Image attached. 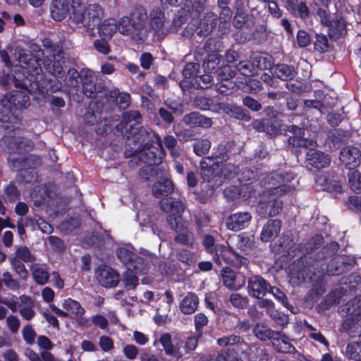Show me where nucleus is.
<instances>
[{
	"instance_id": "nucleus-51",
	"label": "nucleus",
	"mask_w": 361,
	"mask_h": 361,
	"mask_svg": "<svg viewBox=\"0 0 361 361\" xmlns=\"http://www.w3.org/2000/svg\"><path fill=\"white\" fill-rule=\"evenodd\" d=\"M99 345L102 350L109 352L114 348L113 340L107 336H102L99 340Z\"/></svg>"
},
{
	"instance_id": "nucleus-25",
	"label": "nucleus",
	"mask_w": 361,
	"mask_h": 361,
	"mask_svg": "<svg viewBox=\"0 0 361 361\" xmlns=\"http://www.w3.org/2000/svg\"><path fill=\"white\" fill-rule=\"evenodd\" d=\"M6 97L10 99V103L17 112L20 108H25L29 104V96L24 92L16 91L8 94Z\"/></svg>"
},
{
	"instance_id": "nucleus-53",
	"label": "nucleus",
	"mask_w": 361,
	"mask_h": 361,
	"mask_svg": "<svg viewBox=\"0 0 361 361\" xmlns=\"http://www.w3.org/2000/svg\"><path fill=\"white\" fill-rule=\"evenodd\" d=\"M129 273H127L124 278V282L127 287L130 288H135L138 283V279L135 275L136 274L133 271H128Z\"/></svg>"
},
{
	"instance_id": "nucleus-4",
	"label": "nucleus",
	"mask_w": 361,
	"mask_h": 361,
	"mask_svg": "<svg viewBox=\"0 0 361 361\" xmlns=\"http://www.w3.org/2000/svg\"><path fill=\"white\" fill-rule=\"evenodd\" d=\"M288 131L294 134L289 138V142L296 147L310 148L306 154V161L308 165L316 169H323L330 164L329 157L320 151H314L312 149L317 147V142L314 140L303 138L304 130L296 126H290Z\"/></svg>"
},
{
	"instance_id": "nucleus-52",
	"label": "nucleus",
	"mask_w": 361,
	"mask_h": 361,
	"mask_svg": "<svg viewBox=\"0 0 361 361\" xmlns=\"http://www.w3.org/2000/svg\"><path fill=\"white\" fill-rule=\"evenodd\" d=\"M47 68L54 76L61 77L63 74V66L59 61H54L52 64H48Z\"/></svg>"
},
{
	"instance_id": "nucleus-29",
	"label": "nucleus",
	"mask_w": 361,
	"mask_h": 361,
	"mask_svg": "<svg viewBox=\"0 0 361 361\" xmlns=\"http://www.w3.org/2000/svg\"><path fill=\"white\" fill-rule=\"evenodd\" d=\"M271 73L283 80H291L295 75L294 68L286 64H279L272 67Z\"/></svg>"
},
{
	"instance_id": "nucleus-10",
	"label": "nucleus",
	"mask_w": 361,
	"mask_h": 361,
	"mask_svg": "<svg viewBox=\"0 0 361 361\" xmlns=\"http://www.w3.org/2000/svg\"><path fill=\"white\" fill-rule=\"evenodd\" d=\"M214 261L219 266L223 262L227 264H231L235 267L240 268L242 266H247L248 259L233 252L230 247L224 245H217L215 246V253L213 255Z\"/></svg>"
},
{
	"instance_id": "nucleus-27",
	"label": "nucleus",
	"mask_w": 361,
	"mask_h": 361,
	"mask_svg": "<svg viewBox=\"0 0 361 361\" xmlns=\"http://www.w3.org/2000/svg\"><path fill=\"white\" fill-rule=\"evenodd\" d=\"M32 278L36 283L44 285L49 279V271L45 265L34 264L30 267Z\"/></svg>"
},
{
	"instance_id": "nucleus-16",
	"label": "nucleus",
	"mask_w": 361,
	"mask_h": 361,
	"mask_svg": "<svg viewBox=\"0 0 361 361\" xmlns=\"http://www.w3.org/2000/svg\"><path fill=\"white\" fill-rule=\"evenodd\" d=\"M269 283L261 276H254L248 280L249 293L254 298H259L269 290Z\"/></svg>"
},
{
	"instance_id": "nucleus-44",
	"label": "nucleus",
	"mask_w": 361,
	"mask_h": 361,
	"mask_svg": "<svg viewBox=\"0 0 361 361\" xmlns=\"http://www.w3.org/2000/svg\"><path fill=\"white\" fill-rule=\"evenodd\" d=\"M2 280L6 286L11 290H18L20 288L19 282L13 279L11 274L8 271L3 274Z\"/></svg>"
},
{
	"instance_id": "nucleus-58",
	"label": "nucleus",
	"mask_w": 361,
	"mask_h": 361,
	"mask_svg": "<svg viewBox=\"0 0 361 361\" xmlns=\"http://www.w3.org/2000/svg\"><path fill=\"white\" fill-rule=\"evenodd\" d=\"M94 47L99 52L103 54H107L110 51L108 42L104 39L95 40Z\"/></svg>"
},
{
	"instance_id": "nucleus-48",
	"label": "nucleus",
	"mask_w": 361,
	"mask_h": 361,
	"mask_svg": "<svg viewBox=\"0 0 361 361\" xmlns=\"http://www.w3.org/2000/svg\"><path fill=\"white\" fill-rule=\"evenodd\" d=\"M230 302L231 304L238 308H243L246 307L247 304V300L246 298L243 297L238 293H233L230 295Z\"/></svg>"
},
{
	"instance_id": "nucleus-7",
	"label": "nucleus",
	"mask_w": 361,
	"mask_h": 361,
	"mask_svg": "<svg viewBox=\"0 0 361 361\" xmlns=\"http://www.w3.org/2000/svg\"><path fill=\"white\" fill-rule=\"evenodd\" d=\"M217 343L222 347L237 345L233 348L235 352L240 351L251 361H268L269 360V355L262 346L257 344L248 345L242 341L240 337L235 335L220 338L217 340Z\"/></svg>"
},
{
	"instance_id": "nucleus-55",
	"label": "nucleus",
	"mask_w": 361,
	"mask_h": 361,
	"mask_svg": "<svg viewBox=\"0 0 361 361\" xmlns=\"http://www.w3.org/2000/svg\"><path fill=\"white\" fill-rule=\"evenodd\" d=\"M123 353L125 356L129 360L136 358L138 355V348L132 344H128L123 348Z\"/></svg>"
},
{
	"instance_id": "nucleus-33",
	"label": "nucleus",
	"mask_w": 361,
	"mask_h": 361,
	"mask_svg": "<svg viewBox=\"0 0 361 361\" xmlns=\"http://www.w3.org/2000/svg\"><path fill=\"white\" fill-rule=\"evenodd\" d=\"M345 264L341 257H336L331 260L326 267V273L329 276L339 275L345 269Z\"/></svg>"
},
{
	"instance_id": "nucleus-45",
	"label": "nucleus",
	"mask_w": 361,
	"mask_h": 361,
	"mask_svg": "<svg viewBox=\"0 0 361 361\" xmlns=\"http://www.w3.org/2000/svg\"><path fill=\"white\" fill-rule=\"evenodd\" d=\"M178 259L188 265H192L195 262V255L188 250H182L178 252Z\"/></svg>"
},
{
	"instance_id": "nucleus-12",
	"label": "nucleus",
	"mask_w": 361,
	"mask_h": 361,
	"mask_svg": "<svg viewBox=\"0 0 361 361\" xmlns=\"http://www.w3.org/2000/svg\"><path fill=\"white\" fill-rule=\"evenodd\" d=\"M342 316L346 317L347 325L355 327L361 319V296L355 298L341 307Z\"/></svg>"
},
{
	"instance_id": "nucleus-43",
	"label": "nucleus",
	"mask_w": 361,
	"mask_h": 361,
	"mask_svg": "<svg viewBox=\"0 0 361 361\" xmlns=\"http://www.w3.org/2000/svg\"><path fill=\"white\" fill-rule=\"evenodd\" d=\"M11 264L13 269L19 277L23 280H25L27 277V271L25 269V265L16 259H11Z\"/></svg>"
},
{
	"instance_id": "nucleus-40",
	"label": "nucleus",
	"mask_w": 361,
	"mask_h": 361,
	"mask_svg": "<svg viewBox=\"0 0 361 361\" xmlns=\"http://www.w3.org/2000/svg\"><path fill=\"white\" fill-rule=\"evenodd\" d=\"M252 126L253 128L259 132H266L267 134L274 135L277 134V129H269V120H255L252 122Z\"/></svg>"
},
{
	"instance_id": "nucleus-61",
	"label": "nucleus",
	"mask_w": 361,
	"mask_h": 361,
	"mask_svg": "<svg viewBox=\"0 0 361 361\" xmlns=\"http://www.w3.org/2000/svg\"><path fill=\"white\" fill-rule=\"evenodd\" d=\"M243 104L253 111H259L262 108V105L259 102L249 96L243 99Z\"/></svg>"
},
{
	"instance_id": "nucleus-54",
	"label": "nucleus",
	"mask_w": 361,
	"mask_h": 361,
	"mask_svg": "<svg viewBox=\"0 0 361 361\" xmlns=\"http://www.w3.org/2000/svg\"><path fill=\"white\" fill-rule=\"evenodd\" d=\"M16 54H18V59L20 65L22 67L28 66L30 64L31 58L30 56L27 54V51L25 49H18Z\"/></svg>"
},
{
	"instance_id": "nucleus-26",
	"label": "nucleus",
	"mask_w": 361,
	"mask_h": 361,
	"mask_svg": "<svg viewBox=\"0 0 361 361\" xmlns=\"http://www.w3.org/2000/svg\"><path fill=\"white\" fill-rule=\"evenodd\" d=\"M173 186L171 180L163 178L157 181L152 187V193L157 198H161L172 192Z\"/></svg>"
},
{
	"instance_id": "nucleus-31",
	"label": "nucleus",
	"mask_w": 361,
	"mask_h": 361,
	"mask_svg": "<svg viewBox=\"0 0 361 361\" xmlns=\"http://www.w3.org/2000/svg\"><path fill=\"white\" fill-rule=\"evenodd\" d=\"M85 75L86 78L82 80V90L87 97H92L97 91L94 76L91 71H87Z\"/></svg>"
},
{
	"instance_id": "nucleus-24",
	"label": "nucleus",
	"mask_w": 361,
	"mask_h": 361,
	"mask_svg": "<svg viewBox=\"0 0 361 361\" xmlns=\"http://www.w3.org/2000/svg\"><path fill=\"white\" fill-rule=\"evenodd\" d=\"M281 221L278 219H271L264 226L261 239L262 241L268 242L274 238H276L281 231Z\"/></svg>"
},
{
	"instance_id": "nucleus-3",
	"label": "nucleus",
	"mask_w": 361,
	"mask_h": 361,
	"mask_svg": "<svg viewBox=\"0 0 361 361\" xmlns=\"http://www.w3.org/2000/svg\"><path fill=\"white\" fill-rule=\"evenodd\" d=\"M160 207L162 211L169 214L167 222L170 227L177 232L175 240L183 245H192L193 233L188 230V223L181 217V214L185 209L184 204L171 197L162 200L160 202Z\"/></svg>"
},
{
	"instance_id": "nucleus-28",
	"label": "nucleus",
	"mask_w": 361,
	"mask_h": 361,
	"mask_svg": "<svg viewBox=\"0 0 361 361\" xmlns=\"http://www.w3.org/2000/svg\"><path fill=\"white\" fill-rule=\"evenodd\" d=\"M198 298L192 293H188L180 303V310L183 314H192L197 308Z\"/></svg>"
},
{
	"instance_id": "nucleus-38",
	"label": "nucleus",
	"mask_w": 361,
	"mask_h": 361,
	"mask_svg": "<svg viewBox=\"0 0 361 361\" xmlns=\"http://www.w3.org/2000/svg\"><path fill=\"white\" fill-rule=\"evenodd\" d=\"M220 58L216 54L208 56V58L203 62V68L206 73H215L220 63Z\"/></svg>"
},
{
	"instance_id": "nucleus-35",
	"label": "nucleus",
	"mask_w": 361,
	"mask_h": 361,
	"mask_svg": "<svg viewBox=\"0 0 361 361\" xmlns=\"http://www.w3.org/2000/svg\"><path fill=\"white\" fill-rule=\"evenodd\" d=\"M346 357L354 361H361V341L348 343L345 349Z\"/></svg>"
},
{
	"instance_id": "nucleus-30",
	"label": "nucleus",
	"mask_w": 361,
	"mask_h": 361,
	"mask_svg": "<svg viewBox=\"0 0 361 361\" xmlns=\"http://www.w3.org/2000/svg\"><path fill=\"white\" fill-rule=\"evenodd\" d=\"M98 30L100 35L110 38L117 30V23L114 18L106 19L99 26Z\"/></svg>"
},
{
	"instance_id": "nucleus-59",
	"label": "nucleus",
	"mask_w": 361,
	"mask_h": 361,
	"mask_svg": "<svg viewBox=\"0 0 361 361\" xmlns=\"http://www.w3.org/2000/svg\"><path fill=\"white\" fill-rule=\"evenodd\" d=\"M197 81L199 83V85L201 88H207L210 86L213 83V77L211 75V73H207L203 75H200L197 79Z\"/></svg>"
},
{
	"instance_id": "nucleus-11",
	"label": "nucleus",
	"mask_w": 361,
	"mask_h": 361,
	"mask_svg": "<svg viewBox=\"0 0 361 361\" xmlns=\"http://www.w3.org/2000/svg\"><path fill=\"white\" fill-rule=\"evenodd\" d=\"M116 253L121 262L127 266L128 271L135 273L145 272L143 259L134 253L131 247H119Z\"/></svg>"
},
{
	"instance_id": "nucleus-22",
	"label": "nucleus",
	"mask_w": 361,
	"mask_h": 361,
	"mask_svg": "<svg viewBox=\"0 0 361 361\" xmlns=\"http://www.w3.org/2000/svg\"><path fill=\"white\" fill-rule=\"evenodd\" d=\"M183 121L185 124L191 127H202L207 128L212 125V121L209 118H207L197 112H192L185 115L183 118Z\"/></svg>"
},
{
	"instance_id": "nucleus-50",
	"label": "nucleus",
	"mask_w": 361,
	"mask_h": 361,
	"mask_svg": "<svg viewBox=\"0 0 361 361\" xmlns=\"http://www.w3.org/2000/svg\"><path fill=\"white\" fill-rule=\"evenodd\" d=\"M6 324L10 331L16 334L19 329L20 322L17 317L10 315L6 319Z\"/></svg>"
},
{
	"instance_id": "nucleus-46",
	"label": "nucleus",
	"mask_w": 361,
	"mask_h": 361,
	"mask_svg": "<svg viewBox=\"0 0 361 361\" xmlns=\"http://www.w3.org/2000/svg\"><path fill=\"white\" fill-rule=\"evenodd\" d=\"M35 305H19V313L25 320L30 321L35 316Z\"/></svg>"
},
{
	"instance_id": "nucleus-34",
	"label": "nucleus",
	"mask_w": 361,
	"mask_h": 361,
	"mask_svg": "<svg viewBox=\"0 0 361 361\" xmlns=\"http://www.w3.org/2000/svg\"><path fill=\"white\" fill-rule=\"evenodd\" d=\"M253 331L255 335L262 341L273 338L274 334H279V332L275 333L263 324H257Z\"/></svg>"
},
{
	"instance_id": "nucleus-49",
	"label": "nucleus",
	"mask_w": 361,
	"mask_h": 361,
	"mask_svg": "<svg viewBox=\"0 0 361 361\" xmlns=\"http://www.w3.org/2000/svg\"><path fill=\"white\" fill-rule=\"evenodd\" d=\"M232 12L229 8H224L220 16V25L222 28L227 29L230 25Z\"/></svg>"
},
{
	"instance_id": "nucleus-8",
	"label": "nucleus",
	"mask_w": 361,
	"mask_h": 361,
	"mask_svg": "<svg viewBox=\"0 0 361 361\" xmlns=\"http://www.w3.org/2000/svg\"><path fill=\"white\" fill-rule=\"evenodd\" d=\"M133 16V17L137 16L138 21L137 23L130 17L124 16L117 24V30L123 35L128 36L134 40H138L140 39L139 32L142 28L143 23L147 18V12L142 7H139Z\"/></svg>"
},
{
	"instance_id": "nucleus-20",
	"label": "nucleus",
	"mask_w": 361,
	"mask_h": 361,
	"mask_svg": "<svg viewBox=\"0 0 361 361\" xmlns=\"http://www.w3.org/2000/svg\"><path fill=\"white\" fill-rule=\"evenodd\" d=\"M17 120V112L6 95L0 101V121L14 123Z\"/></svg>"
},
{
	"instance_id": "nucleus-36",
	"label": "nucleus",
	"mask_w": 361,
	"mask_h": 361,
	"mask_svg": "<svg viewBox=\"0 0 361 361\" xmlns=\"http://www.w3.org/2000/svg\"><path fill=\"white\" fill-rule=\"evenodd\" d=\"M348 183L350 188L355 192H361V174L357 171L350 169Z\"/></svg>"
},
{
	"instance_id": "nucleus-17",
	"label": "nucleus",
	"mask_w": 361,
	"mask_h": 361,
	"mask_svg": "<svg viewBox=\"0 0 361 361\" xmlns=\"http://www.w3.org/2000/svg\"><path fill=\"white\" fill-rule=\"evenodd\" d=\"M71 4H69L68 0H51L50 12L55 20H62L69 12L71 14Z\"/></svg>"
},
{
	"instance_id": "nucleus-23",
	"label": "nucleus",
	"mask_w": 361,
	"mask_h": 361,
	"mask_svg": "<svg viewBox=\"0 0 361 361\" xmlns=\"http://www.w3.org/2000/svg\"><path fill=\"white\" fill-rule=\"evenodd\" d=\"M62 307L68 312L70 316L73 317L80 321V323L82 322L84 319L82 317L85 310L78 301L71 298L66 299L62 303Z\"/></svg>"
},
{
	"instance_id": "nucleus-57",
	"label": "nucleus",
	"mask_w": 361,
	"mask_h": 361,
	"mask_svg": "<svg viewBox=\"0 0 361 361\" xmlns=\"http://www.w3.org/2000/svg\"><path fill=\"white\" fill-rule=\"evenodd\" d=\"M154 58L152 55L148 52L141 54L140 58V66L145 69H149L153 62Z\"/></svg>"
},
{
	"instance_id": "nucleus-1",
	"label": "nucleus",
	"mask_w": 361,
	"mask_h": 361,
	"mask_svg": "<svg viewBox=\"0 0 361 361\" xmlns=\"http://www.w3.org/2000/svg\"><path fill=\"white\" fill-rule=\"evenodd\" d=\"M141 115L137 111H130L123 114L122 122L117 126L118 130H126L129 138L132 136V154H137L140 162L145 164L140 176L146 180L157 173L156 167L162 163L166 157L164 147L171 150L178 146L177 140L172 135H166L163 140L149 128H138Z\"/></svg>"
},
{
	"instance_id": "nucleus-19",
	"label": "nucleus",
	"mask_w": 361,
	"mask_h": 361,
	"mask_svg": "<svg viewBox=\"0 0 361 361\" xmlns=\"http://www.w3.org/2000/svg\"><path fill=\"white\" fill-rule=\"evenodd\" d=\"M221 276L224 284L231 290H238L245 285V280L240 278L229 268L224 267L221 271Z\"/></svg>"
},
{
	"instance_id": "nucleus-9",
	"label": "nucleus",
	"mask_w": 361,
	"mask_h": 361,
	"mask_svg": "<svg viewBox=\"0 0 361 361\" xmlns=\"http://www.w3.org/2000/svg\"><path fill=\"white\" fill-rule=\"evenodd\" d=\"M317 15L320 18L321 23L329 28V35L334 39L344 37L346 35V25L345 20L339 15L331 17L326 9L319 8Z\"/></svg>"
},
{
	"instance_id": "nucleus-64",
	"label": "nucleus",
	"mask_w": 361,
	"mask_h": 361,
	"mask_svg": "<svg viewBox=\"0 0 361 361\" xmlns=\"http://www.w3.org/2000/svg\"><path fill=\"white\" fill-rule=\"evenodd\" d=\"M5 193L10 200H15L19 196V192L17 188L13 185H8L5 188Z\"/></svg>"
},
{
	"instance_id": "nucleus-15",
	"label": "nucleus",
	"mask_w": 361,
	"mask_h": 361,
	"mask_svg": "<svg viewBox=\"0 0 361 361\" xmlns=\"http://www.w3.org/2000/svg\"><path fill=\"white\" fill-rule=\"evenodd\" d=\"M339 159L343 164L352 169V167L360 164L361 152L357 147H346L341 151Z\"/></svg>"
},
{
	"instance_id": "nucleus-41",
	"label": "nucleus",
	"mask_w": 361,
	"mask_h": 361,
	"mask_svg": "<svg viewBox=\"0 0 361 361\" xmlns=\"http://www.w3.org/2000/svg\"><path fill=\"white\" fill-rule=\"evenodd\" d=\"M210 148L211 142L208 139L199 140L193 145L194 152L198 156L206 154Z\"/></svg>"
},
{
	"instance_id": "nucleus-32",
	"label": "nucleus",
	"mask_w": 361,
	"mask_h": 361,
	"mask_svg": "<svg viewBox=\"0 0 361 361\" xmlns=\"http://www.w3.org/2000/svg\"><path fill=\"white\" fill-rule=\"evenodd\" d=\"M215 16L212 14L208 15L204 17L200 23L197 30L198 34L201 35H209L214 27L216 23H214Z\"/></svg>"
},
{
	"instance_id": "nucleus-37",
	"label": "nucleus",
	"mask_w": 361,
	"mask_h": 361,
	"mask_svg": "<svg viewBox=\"0 0 361 361\" xmlns=\"http://www.w3.org/2000/svg\"><path fill=\"white\" fill-rule=\"evenodd\" d=\"M272 344L274 348L279 353H292L295 348L289 342L282 338L273 337Z\"/></svg>"
},
{
	"instance_id": "nucleus-6",
	"label": "nucleus",
	"mask_w": 361,
	"mask_h": 361,
	"mask_svg": "<svg viewBox=\"0 0 361 361\" xmlns=\"http://www.w3.org/2000/svg\"><path fill=\"white\" fill-rule=\"evenodd\" d=\"M71 19L76 24L85 27L94 26L104 16L102 8L99 4L85 6L80 0H71Z\"/></svg>"
},
{
	"instance_id": "nucleus-18",
	"label": "nucleus",
	"mask_w": 361,
	"mask_h": 361,
	"mask_svg": "<svg viewBox=\"0 0 361 361\" xmlns=\"http://www.w3.org/2000/svg\"><path fill=\"white\" fill-rule=\"evenodd\" d=\"M166 18L164 13L159 9H154L149 14V25L157 34L166 35L169 32L165 28Z\"/></svg>"
},
{
	"instance_id": "nucleus-5",
	"label": "nucleus",
	"mask_w": 361,
	"mask_h": 361,
	"mask_svg": "<svg viewBox=\"0 0 361 361\" xmlns=\"http://www.w3.org/2000/svg\"><path fill=\"white\" fill-rule=\"evenodd\" d=\"M202 178L208 183L214 181V185H219L224 179L231 178L236 173V168L231 164H224L219 160L207 157L200 162Z\"/></svg>"
},
{
	"instance_id": "nucleus-60",
	"label": "nucleus",
	"mask_w": 361,
	"mask_h": 361,
	"mask_svg": "<svg viewBox=\"0 0 361 361\" xmlns=\"http://www.w3.org/2000/svg\"><path fill=\"white\" fill-rule=\"evenodd\" d=\"M197 64L193 63H187L183 70V75L186 78H192L197 73Z\"/></svg>"
},
{
	"instance_id": "nucleus-21",
	"label": "nucleus",
	"mask_w": 361,
	"mask_h": 361,
	"mask_svg": "<svg viewBox=\"0 0 361 361\" xmlns=\"http://www.w3.org/2000/svg\"><path fill=\"white\" fill-rule=\"evenodd\" d=\"M160 343L162 345L165 353L168 355H172L174 357H180V353L179 352V347L178 346V343H176L174 344L172 341L171 336L169 333L163 334L159 339H156L154 341L153 345L157 346V344Z\"/></svg>"
},
{
	"instance_id": "nucleus-62",
	"label": "nucleus",
	"mask_w": 361,
	"mask_h": 361,
	"mask_svg": "<svg viewBox=\"0 0 361 361\" xmlns=\"http://www.w3.org/2000/svg\"><path fill=\"white\" fill-rule=\"evenodd\" d=\"M214 242V238L209 235H204L202 242L203 245L205 247L207 251L212 254L213 255L215 253Z\"/></svg>"
},
{
	"instance_id": "nucleus-42",
	"label": "nucleus",
	"mask_w": 361,
	"mask_h": 361,
	"mask_svg": "<svg viewBox=\"0 0 361 361\" xmlns=\"http://www.w3.org/2000/svg\"><path fill=\"white\" fill-rule=\"evenodd\" d=\"M17 260H22L24 262H32L35 260V256L30 250L26 247H19L16 251V257Z\"/></svg>"
},
{
	"instance_id": "nucleus-63",
	"label": "nucleus",
	"mask_w": 361,
	"mask_h": 361,
	"mask_svg": "<svg viewBox=\"0 0 361 361\" xmlns=\"http://www.w3.org/2000/svg\"><path fill=\"white\" fill-rule=\"evenodd\" d=\"M297 39L298 44L302 47H307L310 42V39L308 34L303 30L298 31L297 35Z\"/></svg>"
},
{
	"instance_id": "nucleus-56",
	"label": "nucleus",
	"mask_w": 361,
	"mask_h": 361,
	"mask_svg": "<svg viewBox=\"0 0 361 361\" xmlns=\"http://www.w3.org/2000/svg\"><path fill=\"white\" fill-rule=\"evenodd\" d=\"M269 288H270V293L275 297V298L280 301L283 305L288 307L287 298L285 294L277 288H272L270 286Z\"/></svg>"
},
{
	"instance_id": "nucleus-2",
	"label": "nucleus",
	"mask_w": 361,
	"mask_h": 361,
	"mask_svg": "<svg viewBox=\"0 0 361 361\" xmlns=\"http://www.w3.org/2000/svg\"><path fill=\"white\" fill-rule=\"evenodd\" d=\"M295 177L293 173L285 174L274 172L262 181L265 190L262 192L257 208L258 214L263 218L277 215L282 209L283 203L278 198L295 190Z\"/></svg>"
},
{
	"instance_id": "nucleus-14",
	"label": "nucleus",
	"mask_w": 361,
	"mask_h": 361,
	"mask_svg": "<svg viewBox=\"0 0 361 361\" xmlns=\"http://www.w3.org/2000/svg\"><path fill=\"white\" fill-rule=\"evenodd\" d=\"M252 216L249 212H238L231 214L226 221L228 229L231 231H240L248 226Z\"/></svg>"
},
{
	"instance_id": "nucleus-39",
	"label": "nucleus",
	"mask_w": 361,
	"mask_h": 361,
	"mask_svg": "<svg viewBox=\"0 0 361 361\" xmlns=\"http://www.w3.org/2000/svg\"><path fill=\"white\" fill-rule=\"evenodd\" d=\"M210 361H243L238 357V353L233 348H228L219 353L217 357Z\"/></svg>"
},
{
	"instance_id": "nucleus-13",
	"label": "nucleus",
	"mask_w": 361,
	"mask_h": 361,
	"mask_svg": "<svg viewBox=\"0 0 361 361\" xmlns=\"http://www.w3.org/2000/svg\"><path fill=\"white\" fill-rule=\"evenodd\" d=\"M95 277L98 283L105 288L116 287L120 280L118 272L106 265L99 266L96 269Z\"/></svg>"
},
{
	"instance_id": "nucleus-47",
	"label": "nucleus",
	"mask_w": 361,
	"mask_h": 361,
	"mask_svg": "<svg viewBox=\"0 0 361 361\" xmlns=\"http://www.w3.org/2000/svg\"><path fill=\"white\" fill-rule=\"evenodd\" d=\"M23 338L27 344L35 342L36 333L31 325H26L22 331Z\"/></svg>"
}]
</instances>
